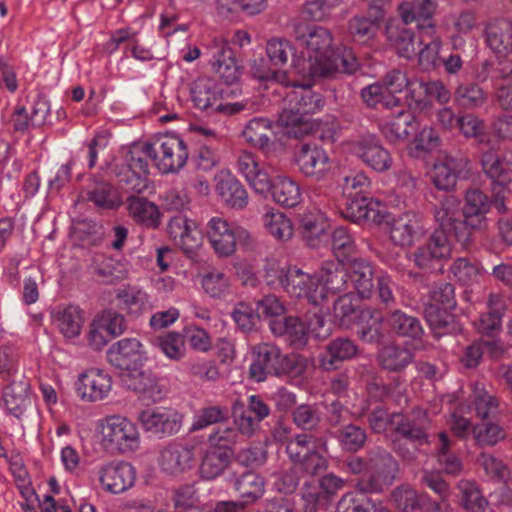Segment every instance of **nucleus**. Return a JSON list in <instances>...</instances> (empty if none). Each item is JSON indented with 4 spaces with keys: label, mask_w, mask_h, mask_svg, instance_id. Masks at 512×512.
I'll use <instances>...</instances> for the list:
<instances>
[{
    "label": "nucleus",
    "mask_w": 512,
    "mask_h": 512,
    "mask_svg": "<svg viewBox=\"0 0 512 512\" xmlns=\"http://www.w3.org/2000/svg\"><path fill=\"white\" fill-rule=\"evenodd\" d=\"M235 490L242 500L241 506L254 503L260 499L265 492L264 479L254 473H243L235 482Z\"/></svg>",
    "instance_id": "nucleus-52"
},
{
    "label": "nucleus",
    "mask_w": 512,
    "mask_h": 512,
    "mask_svg": "<svg viewBox=\"0 0 512 512\" xmlns=\"http://www.w3.org/2000/svg\"><path fill=\"white\" fill-rule=\"evenodd\" d=\"M123 385L139 394L143 401L155 403L164 397V390L150 371L133 368L121 375Z\"/></svg>",
    "instance_id": "nucleus-28"
},
{
    "label": "nucleus",
    "mask_w": 512,
    "mask_h": 512,
    "mask_svg": "<svg viewBox=\"0 0 512 512\" xmlns=\"http://www.w3.org/2000/svg\"><path fill=\"white\" fill-rule=\"evenodd\" d=\"M217 83L210 78H198L191 86V98L194 105L201 110H210L226 115H234L242 111H255L256 103L250 99L240 102L224 103V98H232L239 91L238 87Z\"/></svg>",
    "instance_id": "nucleus-5"
},
{
    "label": "nucleus",
    "mask_w": 512,
    "mask_h": 512,
    "mask_svg": "<svg viewBox=\"0 0 512 512\" xmlns=\"http://www.w3.org/2000/svg\"><path fill=\"white\" fill-rule=\"evenodd\" d=\"M251 42L250 35L244 30H236L230 42L220 35L213 36L206 44V52L210 57L213 70L227 85L236 84L240 77L235 52L231 44L244 47Z\"/></svg>",
    "instance_id": "nucleus-6"
},
{
    "label": "nucleus",
    "mask_w": 512,
    "mask_h": 512,
    "mask_svg": "<svg viewBox=\"0 0 512 512\" xmlns=\"http://www.w3.org/2000/svg\"><path fill=\"white\" fill-rule=\"evenodd\" d=\"M243 137L250 146L259 149L266 156L275 155L283 149L272 122L266 118L251 119L243 130Z\"/></svg>",
    "instance_id": "nucleus-20"
},
{
    "label": "nucleus",
    "mask_w": 512,
    "mask_h": 512,
    "mask_svg": "<svg viewBox=\"0 0 512 512\" xmlns=\"http://www.w3.org/2000/svg\"><path fill=\"white\" fill-rule=\"evenodd\" d=\"M383 325L394 336L420 340L424 334L421 321L410 314L394 309L383 317Z\"/></svg>",
    "instance_id": "nucleus-34"
},
{
    "label": "nucleus",
    "mask_w": 512,
    "mask_h": 512,
    "mask_svg": "<svg viewBox=\"0 0 512 512\" xmlns=\"http://www.w3.org/2000/svg\"><path fill=\"white\" fill-rule=\"evenodd\" d=\"M454 278L462 285H473L482 275L480 264L469 258L460 257L450 267Z\"/></svg>",
    "instance_id": "nucleus-63"
},
{
    "label": "nucleus",
    "mask_w": 512,
    "mask_h": 512,
    "mask_svg": "<svg viewBox=\"0 0 512 512\" xmlns=\"http://www.w3.org/2000/svg\"><path fill=\"white\" fill-rule=\"evenodd\" d=\"M363 492L344 494L337 504V512H377L376 504Z\"/></svg>",
    "instance_id": "nucleus-64"
},
{
    "label": "nucleus",
    "mask_w": 512,
    "mask_h": 512,
    "mask_svg": "<svg viewBox=\"0 0 512 512\" xmlns=\"http://www.w3.org/2000/svg\"><path fill=\"white\" fill-rule=\"evenodd\" d=\"M237 170L259 194H266L271 186V179L256 155L241 151L237 157Z\"/></svg>",
    "instance_id": "nucleus-32"
},
{
    "label": "nucleus",
    "mask_w": 512,
    "mask_h": 512,
    "mask_svg": "<svg viewBox=\"0 0 512 512\" xmlns=\"http://www.w3.org/2000/svg\"><path fill=\"white\" fill-rule=\"evenodd\" d=\"M282 352L272 343H260L252 348V362L249 368L250 378L256 382L275 376L279 371Z\"/></svg>",
    "instance_id": "nucleus-25"
},
{
    "label": "nucleus",
    "mask_w": 512,
    "mask_h": 512,
    "mask_svg": "<svg viewBox=\"0 0 512 512\" xmlns=\"http://www.w3.org/2000/svg\"><path fill=\"white\" fill-rule=\"evenodd\" d=\"M345 486V480L328 473L318 481H306L301 489V500L309 502V512H316L320 504H325Z\"/></svg>",
    "instance_id": "nucleus-24"
},
{
    "label": "nucleus",
    "mask_w": 512,
    "mask_h": 512,
    "mask_svg": "<svg viewBox=\"0 0 512 512\" xmlns=\"http://www.w3.org/2000/svg\"><path fill=\"white\" fill-rule=\"evenodd\" d=\"M283 289L289 296L305 298L313 305L322 303V294L318 291L317 273L311 275L296 266H289Z\"/></svg>",
    "instance_id": "nucleus-21"
},
{
    "label": "nucleus",
    "mask_w": 512,
    "mask_h": 512,
    "mask_svg": "<svg viewBox=\"0 0 512 512\" xmlns=\"http://www.w3.org/2000/svg\"><path fill=\"white\" fill-rule=\"evenodd\" d=\"M264 226L276 239L286 241L293 235L291 220L282 212L270 210L263 217Z\"/></svg>",
    "instance_id": "nucleus-62"
},
{
    "label": "nucleus",
    "mask_w": 512,
    "mask_h": 512,
    "mask_svg": "<svg viewBox=\"0 0 512 512\" xmlns=\"http://www.w3.org/2000/svg\"><path fill=\"white\" fill-rule=\"evenodd\" d=\"M494 205V199L489 197L479 189H469L465 195V204L462 211L463 223L458 224V242L463 247H468L472 241V231L482 230L487 227L486 214L491 205Z\"/></svg>",
    "instance_id": "nucleus-9"
},
{
    "label": "nucleus",
    "mask_w": 512,
    "mask_h": 512,
    "mask_svg": "<svg viewBox=\"0 0 512 512\" xmlns=\"http://www.w3.org/2000/svg\"><path fill=\"white\" fill-rule=\"evenodd\" d=\"M454 441L446 433L438 435L437 458L439 464L447 474H458L462 470V462L453 451Z\"/></svg>",
    "instance_id": "nucleus-56"
},
{
    "label": "nucleus",
    "mask_w": 512,
    "mask_h": 512,
    "mask_svg": "<svg viewBox=\"0 0 512 512\" xmlns=\"http://www.w3.org/2000/svg\"><path fill=\"white\" fill-rule=\"evenodd\" d=\"M460 213V203L456 197L452 195L445 196L440 204L434 208V218L439 224L440 229L436 231H444L448 236L453 234L458 241V224L463 223Z\"/></svg>",
    "instance_id": "nucleus-40"
},
{
    "label": "nucleus",
    "mask_w": 512,
    "mask_h": 512,
    "mask_svg": "<svg viewBox=\"0 0 512 512\" xmlns=\"http://www.w3.org/2000/svg\"><path fill=\"white\" fill-rule=\"evenodd\" d=\"M98 479L102 488L112 494L122 493L134 485V467L124 461H112L98 469Z\"/></svg>",
    "instance_id": "nucleus-23"
},
{
    "label": "nucleus",
    "mask_w": 512,
    "mask_h": 512,
    "mask_svg": "<svg viewBox=\"0 0 512 512\" xmlns=\"http://www.w3.org/2000/svg\"><path fill=\"white\" fill-rule=\"evenodd\" d=\"M453 100L464 110H476L487 103L488 94L477 83L460 82L454 90Z\"/></svg>",
    "instance_id": "nucleus-46"
},
{
    "label": "nucleus",
    "mask_w": 512,
    "mask_h": 512,
    "mask_svg": "<svg viewBox=\"0 0 512 512\" xmlns=\"http://www.w3.org/2000/svg\"><path fill=\"white\" fill-rule=\"evenodd\" d=\"M103 442L120 453L135 452L140 434L135 423L121 415L107 416L101 426Z\"/></svg>",
    "instance_id": "nucleus-10"
},
{
    "label": "nucleus",
    "mask_w": 512,
    "mask_h": 512,
    "mask_svg": "<svg viewBox=\"0 0 512 512\" xmlns=\"http://www.w3.org/2000/svg\"><path fill=\"white\" fill-rule=\"evenodd\" d=\"M358 347L349 338H337L331 341L320 354L319 363L325 370L337 369L343 361L356 356Z\"/></svg>",
    "instance_id": "nucleus-42"
},
{
    "label": "nucleus",
    "mask_w": 512,
    "mask_h": 512,
    "mask_svg": "<svg viewBox=\"0 0 512 512\" xmlns=\"http://www.w3.org/2000/svg\"><path fill=\"white\" fill-rule=\"evenodd\" d=\"M275 202L292 208L302 201V193L299 184L288 176H277L271 180L269 191Z\"/></svg>",
    "instance_id": "nucleus-45"
},
{
    "label": "nucleus",
    "mask_w": 512,
    "mask_h": 512,
    "mask_svg": "<svg viewBox=\"0 0 512 512\" xmlns=\"http://www.w3.org/2000/svg\"><path fill=\"white\" fill-rule=\"evenodd\" d=\"M430 426L428 414L421 408L408 414L392 413V429L399 437L393 440L394 451L406 462L415 460L418 449L429 443Z\"/></svg>",
    "instance_id": "nucleus-4"
},
{
    "label": "nucleus",
    "mask_w": 512,
    "mask_h": 512,
    "mask_svg": "<svg viewBox=\"0 0 512 512\" xmlns=\"http://www.w3.org/2000/svg\"><path fill=\"white\" fill-rule=\"evenodd\" d=\"M267 6L268 0H216V9L220 14L254 16L262 13Z\"/></svg>",
    "instance_id": "nucleus-58"
},
{
    "label": "nucleus",
    "mask_w": 512,
    "mask_h": 512,
    "mask_svg": "<svg viewBox=\"0 0 512 512\" xmlns=\"http://www.w3.org/2000/svg\"><path fill=\"white\" fill-rule=\"evenodd\" d=\"M455 305L454 287L448 282H438L429 292L425 316L433 329L444 328L447 324V310Z\"/></svg>",
    "instance_id": "nucleus-19"
},
{
    "label": "nucleus",
    "mask_w": 512,
    "mask_h": 512,
    "mask_svg": "<svg viewBox=\"0 0 512 512\" xmlns=\"http://www.w3.org/2000/svg\"><path fill=\"white\" fill-rule=\"evenodd\" d=\"M424 232L420 214L407 211L390 223V239L395 245L409 246Z\"/></svg>",
    "instance_id": "nucleus-31"
},
{
    "label": "nucleus",
    "mask_w": 512,
    "mask_h": 512,
    "mask_svg": "<svg viewBox=\"0 0 512 512\" xmlns=\"http://www.w3.org/2000/svg\"><path fill=\"white\" fill-rule=\"evenodd\" d=\"M193 459V446L171 443L161 451L159 465L166 473L177 475L191 468Z\"/></svg>",
    "instance_id": "nucleus-35"
},
{
    "label": "nucleus",
    "mask_w": 512,
    "mask_h": 512,
    "mask_svg": "<svg viewBox=\"0 0 512 512\" xmlns=\"http://www.w3.org/2000/svg\"><path fill=\"white\" fill-rule=\"evenodd\" d=\"M326 320L317 312H314L307 324L297 316H283L282 318L271 319L269 327L271 332L278 337L284 338L294 348H302L306 345L309 333L316 337H326L329 328L325 329Z\"/></svg>",
    "instance_id": "nucleus-8"
},
{
    "label": "nucleus",
    "mask_w": 512,
    "mask_h": 512,
    "mask_svg": "<svg viewBox=\"0 0 512 512\" xmlns=\"http://www.w3.org/2000/svg\"><path fill=\"white\" fill-rule=\"evenodd\" d=\"M318 276V291L322 294V302L330 296L350 292L348 272L343 264L337 261H326L322 264Z\"/></svg>",
    "instance_id": "nucleus-27"
},
{
    "label": "nucleus",
    "mask_w": 512,
    "mask_h": 512,
    "mask_svg": "<svg viewBox=\"0 0 512 512\" xmlns=\"http://www.w3.org/2000/svg\"><path fill=\"white\" fill-rule=\"evenodd\" d=\"M319 442L312 435L298 434L287 440L286 453L292 462V467L277 476L274 487L280 493H292L299 484L302 476H314L328 468V461L318 451Z\"/></svg>",
    "instance_id": "nucleus-3"
},
{
    "label": "nucleus",
    "mask_w": 512,
    "mask_h": 512,
    "mask_svg": "<svg viewBox=\"0 0 512 512\" xmlns=\"http://www.w3.org/2000/svg\"><path fill=\"white\" fill-rule=\"evenodd\" d=\"M148 158L163 173L179 171L188 159L186 143L177 135L166 134L151 143L132 145L110 165L111 174L127 190L141 193L147 188Z\"/></svg>",
    "instance_id": "nucleus-2"
},
{
    "label": "nucleus",
    "mask_w": 512,
    "mask_h": 512,
    "mask_svg": "<svg viewBox=\"0 0 512 512\" xmlns=\"http://www.w3.org/2000/svg\"><path fill=\"white\" fill-rule=\"evenodd\" d=\"M146 359L144 346L136 338H124L113 343L107 351L108 362L127 372L141 367Z\"/></svg>",
    "instance_id": "nucleus-22"
},
{
    "label": "nucleus",
    "mask_w": 512,
    "mask_h": 512,
    "mask_svg": "<svg viewBox=\"0 0 512 512\" xmlns=\"http://www.w3.org/2000/svg\"><path fill=\"white\" fill-rule=\"evenodd\" d=\"M460 502L462 507L469 512H492L487 499L482 495L476 483L469 480H461L458 483Z\"/></svg>",
    "instance_id": "nucleus-54"
},
{
    "label": "nucleus",
    "mask_w": 512,
    "mask_h": 512,
    "mask_svg": "<svg viewBox=\"0 0 512 512\" xmlns=\"http://www.w3.org/2000/svg\"><path fill=\"white\" fill-rule=\"evenodd\" d=\"M295 39L305 50L294 58L293 69L302 76L301 82L290 80L285 71L269 70L260 75L261 79L274 81L294 89L286 94L279 122L295 137L311 129L309 116L319 112L324 99L311 90L313 80L318 77H332L336 73L353 74L359 62L350 48L334 49L331 32L322 26L299 24L295 27Z\"/></svg>",
    "instance_id": "nucleus-1"
},
{
    "label": "nucleus",
    "mask_w": 512,
    "mask_h": 512,
    "mask_svg": "<svg viewBox=\"0 0 512 512\" xmlns=\"http://www.w3.org/2000/svg\"><path fill=\"white\" fill-rule=\"evenodd\" d=\"M136 34L137 33L130 28L116 30L107 43V50L112 54L116 52L121 45L125 44V53L130 51L133 58L140 61L153 59L152 52L140 45L139 41L136 39Z\"/></svg>",
    "instance_id": "nucleus-44"
},
{
    "label": "nucleus",
    "mask_w": 512,
    "mask_h": 512,
    "mask_svg": "<svg viewBox=\"0 0 512 512\" xmlns=\"http://www.w3.org/2000/svg\"><path fill=\"white\" fill-rule=\"evenodd\" d=\"M216 192L221 201L230 208L242 210L248 204V193L242 183L230 173L216 177Z\"/></svg>",
    "instance_id": "nucleus-36"
},
{
    "label": "nucleus",
    "mask_w": 512,
    "mask_h": 512,
    "mask_svg": "<svg viewBox=\"0 0 512 512\" xmlns=\"http://www.w3.org/2000/svg\"><path fill=\"white\" fill-rule=\"evenodd\" d=\"M363 102L370 108L394 109L401 106V101L389 93L381 81L365 86L361 90Z\"/></svg>",
    "instance_id": "nucleus-51"
},
{
    "label": "nucleus",
    "mask_w": 512,
    "mask_h": 512,
    "mask_svg": "<svg viewBox=\"0 0 512 512\" xmlns=\"http://www.w3.org/2000/svg\"><path fill=\"white\" fill-rule=\"evenodd\" d=\"M390 499L395 507L402 512H413L418 509L428 497L418 494L410 485L402 484L391 492Z\"/></svg>",
    "instance_id": "nucleus-61"
},
{
    "label": "nucleus",
    "mask_w": 512,
    "mask_h": 512,
    "mask_svg": "<svg viewBox=\"0 0 512 512\" xmlns=\"http://www.w3.org/2000/svg\"><path fill=\"white\" fill-rule=\"evenodd\" d=\"M232 459L233 456L226 452L206 448L199 466L201 478L214 480L220 477L230 467Z\"/></svg>",
    "instance_id": "nucleus-48"
},
{
    "label": "nucleus",
    "mask_w": 512,
    "mask_h": 512,
    "mask_svg": "<svg viewBox=\"0 0 512 512\" xmlns=\"http://www.w3.org/2000/svg\"><path fill=\"white\" fill-rule=\"evenodd\" d=\"M127 208L130 216L139 224L156 228L160 223L158 207L143 197H128Z\"/></svg>",
    "instance_id": "nucleus-49"
},
{
    "label": "nucleus",
    "mask_w": 512,
    "mask_h": 512,
    "mask_svg": "<svg viewBox=\"0 0 512 512\" xmlns=\"http://www.w3.org/2000/svg\"><path fill=\"white\" fill-rule=\"evenodd\" d=\"M481 166L483 172L492 181L494 207L499 213H504L506 211L504 203L506 186L511 182L510 172L501 156L493 149L482 153Z\"/></svg>",
    "instance_id": "nucleus-16"
},
{
    "label": "nucleus",
    "mask_w": 512,
    "mask_h": 512,
    "mask_svg": "<svg viewBox=\"0 0 512 512\" xmlns=\"http://www.w3.org/2000/svg\"><path fill=\"white\" fill-rule=\"evenodd\" d=\"M137 419L145 432L160 439L177 434L182 427V416L173 408H148Z\"/></svg>",
    "instance_id": "nucleus-13"
},
{
    "label": "nucleus",
    "mask_w": 512,
    "mask_h": 512,
    "mask_svg": "<svg viewBox=\"0 0 512 512\" xmlns=\"http://www.w3.org/2000/svg\"><path fill=\"white\" fill-rule=\"evenodd\" d=\"M312 207L300 215V228L303 239L310 247H318L328 239L327 231L330 227L328 217L323 209L328 206L326 197L312 198Z\"/></svg>",
    "instance_id": "nucleus-11"
},
{
    "label": "nucleus",
    "mask_w": 512,
    "mask_h": 512,
    "mask_svg": "<svg viewBox=\"0 0 512 512\" xmlns=\"http://www.w3.org/2000/svg\"><path fill=\"white\" fill-rule=\"evenodd\" d=\"M350 290L360 298H369L373 293L374 271L370 262L363 258H354L347 269Z\"/></svg>",
    "instance_id": "nucleus-39"
},
{
    "label": "nucleus",
    "mask_w": 512,
    "mask_h": 512,
    "mask_svg": "<svg viewBox=\"0 0 512 512\" xmlns=\"http://www.w3.org/2000/svg\"><path fill=\"white\" fill-rule=\"evenodd\" d=\"M207 239L219 257H228L236 250L238 241L246 239L248 232L220 217H212L206 226Z\"/></svg>",
    "instance_id": "nucleus-12"
},
{
    "label": "nucleus",
    "mask_w": 512,
    "mask_h": 512,
    "mask_svg": "<svg viewBox=\"0 0 512 512\" xmlns=\"http://www.w3.org/2000/svg\"><path fill=\"white\" fill-rule=\"evenodd\" d=\"M387 33L399 56L407 59L416 56L418 33L415 34L406 27H398L395 31L388 28Z\"/></svg>",
    "instance_id": "nucleus-57"
},
{
    "label": "nucleus",
    "mask_w": 512,
    "mask_h": 512,
    "mask_svg": "<svg viewBox=\"0 0 512 512\" xmlns=\"http://www.w3.org/2000/svg\"><path fill=\"white\" fill-rule=\"evenodd\" d=\"M168 234L173 243L185 253L193 252L201 243V233L196 224L183 215L170 219Z\"/></svg>",
    "instance_id": "nucleus-33"
},
{
    "label": "nucleus",
    "mask_w": 512,
    "mask_h": 512,
    "mask_svg": "<svg viewBox=\"0 0 512 512\" xmlns=\"http://www.w3.org/2000/svg\"><path fill=\"white\" fill-rule=\"evenodd\" d=\"M117 298L130 313L138 314L152 307L149 295L137 286H127L118 290Z\"/></svg>",
    "instance_id": "nucleus-59"
},
{
    "label": "nucleus",
    "mask_w": 512,
    "mask_h": 512,
    "mask_svg": "<svg viewBox=\"0 0 512 512\" xmlns=\"http://www.w3.org/2000/svg\"><path fill=\"white\" fill-rule=\"evenodd\" d=\"M53 318L60 333L66 338L77 337L84 322L82 310L75 305L60 307L53 314Z\"/></svg>",
    "instance_id": "nucleus-47"
},
{
    "label": "nucleus",
    "mask_w": 512,
    "mask_h": 512,
    "mask_svg": "<svg viewBox=\"0 0 512 512\" xmlns=\"http://www.w3.org/2000/svg\"><path fill=\"white\" fill-rule=\"evenodd\" d=\"M333 437L345 452L356 453L361 450L366 441L367 433L364 428L355 424H345L333 432Z\"/></svg>",
    "instance_id": "nucleus-53"
},
{
    "label": "nucleus",
    "mask_w": 512,
    "mask_h": 512,
    "mask_svg": "<svg viewBox=\"0 0 512 512\" xmlns=\"http://www.w3.org/2000/svg\"><path fill=\"white\" fill-rule=\"evenodd\" d=\"M451 242L444 231H434L412 254L415 265L423 270L441 269L442 261L451 254Z\"/></svg>",
    "instance_id": "nucleus-15"
},
{
    "label": "nucleus",
    "mask_w": 512,
    "mask_h": 512,
    "mask_svg": "<svg viewBox=\"0 0 512 512\" xmlns=\"http://www.w3.org/2000/svg\"><path fill=\"white\" fill-rule=\"evenodd\" d=\"M399 111L380 126L381 133L390 143L405 141L417 128L415 117L399 107Z\"/></svg>",
    "instance_id": "nucleus-41"
},
{
    "label": "nucleus",
    "mask_w": 512,
    "mask_h": 512,
    "mask_svg": "<svg viewBox=\"0 0 512 512\" xmlns=\"http://www.w3.org/2000/svg\"><path fill=\"white\" fill-rule=\"evenodd\" d=\"M368 470L356 482V489L363 493H380L390 486L398 473V462L383 447H373L367 451Z\"/></svg>",
    "instance_id": "nucleus-7"
},
{
    "label": "nucleus",
    "mask_w": 512,
    "mask_h": 512,
    "mask_svg": "<svg viewBox=\"0 0 512 512\" xmlns=\"http://www.w3.org/2000/svg\"><path fill=\"white\" fill-rule=\"evenodd\" d=\"M84 201L92 202L102 210H113L120 207L122 200L118 191L108 182L99 180L90 183L80 194Z\"/></svg>",
    "instance_id": "nucleus-38"
},
{
    "label": "nucleus",
    "mask_w": 512,
    "mask_h": 512,
    "mask_svg": "<svg viewBox=\"0 0 512 512\" xmlns=\"http://www.w3.org/2000/svg\"><path fill=\"white\" fill-rule=\"evenodd\" d=\"M242 441V436L235 427L220 425L208 436V447L226 452L234 457L233 447Z\"/></svg>",
    "instance_id": "nucleus-55"
},
{
    "label": "nucleus",
    "mask_w": 512,
    "mask_h": 512,
    "mask_svg": "<svg viewBox=\"0 0 512 512\" xmlns=\"http://www.w3.org/2000/svg\"><path fill=\"white\" fill-rule=\"evenodd\" d=\"M343 217L355 222L368 221L380 224L386 220V208L378 200L365 196L347 198Z\"/></svg>",
    "instance_id": "nucleus-29"
},
{
    "label": "nucleus",
    "mask_w": 512,
    "mask_h": 512,
    "mask_svg": "<svg viewBox=\"0 0 512 512\" xmlns=\"http://www.w3.org/2000/svg\"><path fill=\"white\" fill-rule=\"evenodd\" d=\"M506 310L504 298L500 294L491 293L487 302V311L475 320L477 331L485 335H493L501 329L502 317Z\"/></svg>",
    "instance_id": "nucleus-43"
},
{
    "label": "nucleus",
    "mask_w": 512,
    "mask_h": 512,
    "mask_svg": "<svg viewBox=\"0 0 512 512\" xmlns=\"http://www.w3.org/2000/svg\"><path fill=\"white\" fill-rule=\"evenodd\" d=\"M201 285L204 292L211 298L222 299L230 293V278L218 269H212L203 274Z\"/></svg>",
    "instance_id": "nucleus-60"
},
{
    "label": "nucleus",
    "mask_w": 512,
    "mask_h": 512,
    "mask_svg": "<svg viewBox=\"0 0 512 512\" xmlns=\"http://www.w3.org/2000/svg\"><path fill=\"white\" fill-rule=\"evenodd\" d=\"M295 163L301 174L316 181L323 180L333 165L327 151L316 143H302L295 153Z\"/></svg>",
    "instance_id": "nucleus-14"
},
{
    "label": "nucleus",
    "mask_w": 512,
    "mask_h": 512,
    "mask_svg": "<svg viewBox=\"0 0 512 512\" xmlns=\"http://www.w3.org/2000/svg\"><path fill=\"white\" fill-rule=\"evenodd\" d=\"M438 8V0H411L399 5L398 11L404 25L431 20Z\"/></svg>",
    "instance_id": "nucleus-50"
},
{
    "label": "nucleus",
    "mask_w": 512,
    "mask_h": 512,
    "mask_svg": "<svg viewBox=\"0 0 512 512\" xmlns=\"http://www.w3.org/2000/svg\"><path fill=\"white\" fill-rule=\"evenodd\" d=\"M77 396L89 403L106 399L112 390V377L100 368L92 367L79 374L75 382Z\"/></svg>",
    "instance_id": "nucleus-18"
},
{
    "label": "nucleus",
    "mask_w": 512,
    "mask_h": 512,
    "mask_svg": "<svg viewBox=\"0 0 512 512\" xmlns=\"http://www.w3.org/2000/svg\"><path fill=\"white\" fill-rule=\"evenodd\" d=\"M376 358L382 369L401 373L413 363L414 354L408 347L391 342L378 350Z\"/></svg>",
    "instance_id": "nucleus-37"
},
{
    "label": "nucleus",
    "mask_w": 512,
    "mask_h": 512,
    "mask_svg": "<svg viewBox=\"0 0 512 512\" xmlns=\"http://www.w3.org/2000/svg\"><path fill=\"white\" fill-rule=\"evenodd\" d=\"M470 172V161L461 153L447 154L433 167L431 179L436 188L449 191L456 185L457 179L466 177Z\"/></svg>",
    "instance_id": "nucleus-17"
},
{
    "label": "nucleus",
    "mask_w": 512,
    "mask_h": 512,
    "mask_svg": "<svg viewBox=\"0 0 512 512\" xmlns=\"http://www.w3.org/2000/svg\"><path fill=\"white\" fill-rule=\"evenodd\" d=\"M418 49L417 54L420 65L429 70L436 66L439 61V52L442 46V39L438 35L435 25L431 22L418 24Z\"/></svg>",
    "instance_id": "nucleus-30"
},
{
    "label": "nucleus",
    "mask_w": 512,
    "mask_h": 512,
    "mask_svg": "<svg viewBox=\"0 0 512 512\" xmlns=\"http://www.w3.org/2000/svg\"><path fill=\"white\" fill-rule=\"evenodd\" d=\"M352 153L376 172H385L391 168L392 157L380 141L374 136H365L351 144Z\"/></svg>",
    "instance_id": "nucleus-26"
}]
</instances>
